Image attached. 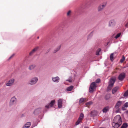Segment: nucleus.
<instances>
[{
	"instance_id": "f257e3e1",
	"label": "nucleus",
	"mask_w": 128,
	"mask_h": 128,
	"mask_svg": "<svg viewBox=\"0 0 128 128\" xmlns=\"http://www.w3.org/2000/svg\"><path fill=\"white\" fill-rule=\"evenodd\" d=\"M122 123V121L120 116L119 115H118L114 118L112 126L114 128H117L120 126Z\"/></svg>"
},
{
	"instance_id": "f03ea898",
	"label": "nucleus",
	"mask_w": 128,
	"mask_h": 128,
	"mask_svg": "<svg viewBox=\"0 0 128 128\" xmlns=\"http://www.w3.org/2000/svg\"><path fill=\"white\" fill-rule=\"evenodd\" d=\"M116 80V78L115 77H112L110 79L109 82V85L107 88V90H109L111 89L112 88Z\"/></svg>"
},
{
	"instance_id": "7ed1b4c3",
	"label": "nucleus",
	"mask_w": 128,
	"mask_h": 128,
	"mask_svg": "<svg viewBox=\"0 0 128 128\" xmlns=\"http://www.w3.org/2000/svg\"><path fill=\"white\" fill-rule=\"evenodd\" d=\"M107 3L106 2H104L100 4L98 6L97 10L98 12L102 11L106 7Z\"/></svg>"
},
{
	"instance_id": "20e7f679",
	"label": "nucleus",
	"mask_w": 128,
	"mask_h": 128,
	"mask_svg": "<svg viewBox=\"0 0 128 128\" xmlns=\"http://www.w3.org/2000/svg\"><path fill=\"white\" fill-rule=\"evenodd\" d=\"M96 84L95 82H92L91 84L89 89V92H93L94 90L96 88Z\"/></svg>"
},
{
	"instance_id": "39448f33",
	"label": "nucleus",
	"mask_w": 128,
	"mask_h": 128,
	"mask_svg": "<svg viewBox=\"0 0 128 128\" xmlns=\"http://www.w3.org/2000/svg\"><path fill=\"white\" fill-rule=\"evenodd\" d=\"M84 117V114L82 113H81L80 116L78 120L76 123V125H77L78 124L82 122V121Z\"/></svg>"
},
{
	"instance_id": "423d86ee",
	"label": "nucleus",
	"mask_w": 128,
	"mask_h": 128,
	"mask_svg": "<svg viewBox=\"0 0 128 128\" xmlns=\"http://www.w3.org/2000/svg\"><path fill=\"white\" fill-rule=\"evenodd\" d=\"M38 78L37 77H34L31 79L30 81L29 82L28 84L31 85H34L38 81Z\"/></svg>"
},
{
	"instance_id": "0eeeda50",
	"label": "nucleus",
	"mask_w": 128,
	"mask_h": 128,
	"mask_svg": "<svg viewBox=\"0 0 128 128\" xmlns=\"http://www.w3.org/2000/svg\"><path fill=\"white\" fill-rule=\"evenodd\" d=\"M15 80L14 78H12L9 80L6 84V85L8 86H12Z\"/></svg>"
},
{
	"instance_id": "6e6552de",
	"label": "nucleus",
	"mask_w": 128,
	"mask_h": 128,
	"mask_svg": "<svg viewBox=\"0 0 128 128\" xmlns=\"http://www.w3.org/2000/svg\"><path fill=\"white\" fill-rule=\"evenodd\" d=\"M125 74L124 72H122L119 74L118 79L122 81L125 78Z\"/></svg>"
},
{
	"instance_id": "1a4fd4ad",
	"label": "nucleus",
	"mask_w": 128,
	"mask_h": 128,
	"mask_svg": "<svg viewBox=\"0 0 128 128\" xmlns=\"http://www.w3.org/2000/svg\"><path fill=\"white\" fill-rule=\"evenodd\" d=\"M17 99L14 96H13L11 99L10 102V105H12L16 102Z\"/></svg>"
},
{
	"instance_id": "9d476101",
	"label": "nucleus",
	"mask_w": 128,
	"mask_h": 128,
	"mask_svg": "<svg viewBox=\"0 0 128 128\" xmlns=\"http://www.w3.org/2000/svg\"><path fill=\"white\" fill-rule=\"evenodd\" d=\"M55 102V100H52L50 103L46 105L45 107L47 108H48L50 107H52L53 105L54 104Z\"/></svg>"
},
{
	"instance_id": "9b49d317",
	"label": "nucleus",
	"mask_w": 128,
	"mask_h": 128,
	"mask_svg": "<svg viewBox=\"0 0 128 128\" xmlns=\"http://www.w3.org/2000/svg\"><path fill=\"white\" fill-rule=\"evenodd\" d=\"M52 80L54 82L58 83L60 81V78L58 76L56 77H52Z\"/></svg>"
},
{
	"instance_id": "f8f14e48",
	"label": "nucleus",
	"mask_w": 128,
	"mask_h": 128,
	"mask_svg": "<svg viewBox=\"0 0 128 128\" xmlns=\"http://www.w3.org/2000/svg\"><path fill=\"white\" fill-rule=\"evenodd\" d=\"M38 48V47H36L34 48L32 51H31L29 53V55L31 56L32 55L34 52H35Z\"/></svg>"
},
{
	"instance_id": "ddd939ff",
	"label": "nucleus",
	"mask_w": 128,
	"mask_h": 128,
	"mask_svg": "<svg viewBox=\"0 0 128 128\" xmlns=\"http://www.w3.org/2000/svg\"><path fill=\"white\" fill-rule=\"evenodd\" d=\"M62 100L60 99L58 101V105L59 108H61L62 107Z\"/></svg>"
},
{
	"instance_id": "4468645a",
	"label": "nucleus",
	"mask_w": 128,
	"mask_h": 128,
	"mask_svg": "<svg viewBox=\"0 0 128 128\" xmlns=\"http://www.w3.org/2000/svg\"><path fill=\"white\" fill-rule=\"evenodd\" d=\"M122 103V102L121 101H118L115 106V108L116 109H119V108L121 106Z\"/></svg>"
},
{
	"instance_id": "2eb2a0df",
	"label": "nucleus",
	"mask_w": 128,
	"mask_h": 128,
	"mask_svg": "<svg viewBox=\"0 0 128 128\" xmlns=\"http://www.w3.org/2000/svg\"><path fill=\"white\" fill-rule=\"evenodd\" d=\"M31 125L30 122H28L22 128H29Z\"/></svg>"
},
{
	"instance_id": "dca6fc26",
	"label": "nucleus",
	"mask_w": 128,
	"mask_h": 128,
	"mask_svg": "<svg viewBox=\"0 0 128 128\" xmlns=\"http://www.w3.org/2000/svg\"><path fill=\"white\" fill-rule=\"evenodd\" d=\"M36 66L35 64H31L28 67V69L30 70H31L34 69Z\"/></svg>"
},
{
	"instance_id": "f3484780",
	"label": "nucleus",
	"mask_w": 128,
	"mask_h": 128,
	"mask_svg": "<svg viewBox=\"0 0 128 128\" xmlns=\"http://www.w3.org/2000/svg\"><path fill=\"white\" fill-rule=\"evenodd\" d=\"M109 106H106L104 107L102 110V111L104 112H106L108 111L109 109Z\"/></svg>"
},
{
	"instance_id": "a211bd4d",
	"label": "nucleus",
	"mask_w": 128,
	"mask_h": 128,
	"mask_svg": "<svg viewBox=\"0 0 128 128\" xmlns=\"http://www.w3.org/2000/svg\"><path fill=\"white\" fill-rule=\"evenodd\" d=\"M86 101V98H81L79 100V103L80 104L84 103V102Z\"/></svg>"
},
{
	"instance_id": "6ab92c4d",
	"label": "nucleus",
	"mask_w": 128,
	"mask_h": 128,
	"mask_svg": "<svg viewBox=\"0 0 128 128\" xmlns=\"http://www.w3.org/2000/svg\"><path fill=\"white\" fill-rule=\"evenodd\" d=\"M115 24V22L114 20H111L109 22V25L110 26H112L114 25Z\"/></svg>"
},
{
	"instance_id": "aec40b11",
	"label": "nucleus",
	"mask_w": 128,
	"mask_h": 128,
	"mask_svg": "<svg viewBox=\"0 0 128 128\" xmlns=\"http://www.w3.org/2000/svg\"><path fill=\"white\" fill-rule=\"evenodd\" d=\"M61 46V45H60L58 46L57 48L54 50V52L55 53L58 51L60 49Z\"/></svg>"
},
{
	"instance_id": "412c9836",
	"label": "nucleus",
	"mask_w": 128,
	"mask_h": 128,
	"mask_svg": "<svg viewBox=\"0 0 128 128\" xmlns=\"http://www.w3.org/2000/svg\"><path fill=\"white\" fill-rule=\"evenodd\" d=\"M118 87H116L114 88L112 90V93L113 94H114L116 93L118 90Z\"/></svg>"
},
{
	"instance_id": "4be33fe9",
	"label": "nucleus",
	"mask_w": 128,
	"mask_h": 128,
	"mask_svg": "<svg viewBox=\"0 0 128 128\" xmlns=\"http://www.w3.org/2000/svg\"><path fill=\"white\" fill-rule=\"evenodd\" d=\"M74 88V86H70L69 87H68L66 88V90L67 91H71Z\"/></svg>"
},
{
	"instance_id": "5701e85b",
	"label": "nucleus",
	"mask_w": 128,
	"mask_h": 128,
	"mask_svg": "<svg viewBox=\"0 0 128 128\" xmlns=\"http://www.w3.org/2000/svg\"><path fill=\"white\" fill-rule=\"evenodd\" d=\"M128 126L127 124L126 123H124L122 124L120 128H126Z\"/></svg>"
},
{
	"instance_id": "b1692460",
	"label": "nucleus",
	"mask_w": 128,
	"mask_h": 128,
	"mask_svg": "<svg viewBox=\"0 0 128 128\" xmlns=\"http://www.w3.org/2000/svg\"><path fill=\"white\" fill-rule=\"evenodd\" d=\"M128 126L127 124L126 123H124L122 124L120 128H126Z\"/></svg>"
},
{
	"instance_id": "393cba45",
	"label": "nucleus",
	"mask_w": 128,
	"mask_h": 128,
	"mask_svg": "<svg viewBox=\"0 0 128 128\" xmlns=\"http://www.w3.org/2000/svg\"><path fill=\"white\" fill-rule=\"evenodd\" d=\"M128 126L127 124L126 123H124L122 124L120 128H126Z\"/></svg>"
},
{
	"instance_id": "a878e982",
	"label": "nucleus",
	"mask_w": 128,
	"mask_h": 128,
	"mask_svg": "<svg viewBox=\"0 0 128 128\" xmlns=\"http://www.w3.org/2000/svg\"><path fill=\"white\" fill-rule=\"evenodd\" d=\"M101 51V49L99 48L96 51V55L97 56L99 55V52Z\"/></svg>"
},
{
	"instance_id": "bb28decb",
	"label": "nucleus",
	"mask_w": 128,
	"mask_h": 128,
	"mask_svg": "<svg viewBox=\"0 0 128 128\" xmlns=\"http://www.w3.org/2000/svg\"><path fill=\"white\" fill-rule=\"evenodd\" d=\"M114 54L113 53H112L111 54L110 56V60L112 61L114 59L113 57Z\"/></svg>"
},
{
	"instance_id": "cd10ccee",
	"label": "nucleus",
	"mask_w": 128,
	"mask_h": 128,
	"mask_svg": "<svg viewBox=\"0 0 128 128\" xmlns=\"http://www.w3.org/2000/svg\"><path fill=\"white\" fill-rule=\"evenodd\" d=\"M121 34V33H119L117 34L116 36H115V38L116 39L118 38L120 36Z\"/></svg>"
},
{
	"instance_id": "c85d7f7f",
	"label": "nucleus",
	"mask_w": 128,
	"mask_h": 128,
	"mask_svg": "<svg viewBox=\"0 0 128 128\" xmlns=\"http://www.w3.org/2000/svg\"><path fill=\"white\" fill-rule=\"evenodd\" d=\"M110 98V96L109 95H107L105 97V99L106 100H108Z\"/></svg>"
},
{
	"instance_id": "c756f323",
	"label": "nucleus",
	"mask_w": 128,
	"mask_h": 128,
	"mask_svg": "<svg viewBox=\"0 0 128 128\" xmlns=\"http://www.w3.org/2000/svg\"><path fill=\"white\" fill-rule=\"evenodd\" d=\"M125 59V58L124 56H123L122 58L120 60V62L121 63H122Z\"/></svg>"
},
{
	"instance_id": "7c9ffc66",
	"label": "nucleus",
	"mask_w": 128,
	"mask_h": 128,
	"mask_svg": "<svg viewBox=\"0 0 128 128\" xmlns=\"http://www.w3.org/2000/svg\"><path fill=\"white\" fill-rule=\"evenodd\" d=\"M72 77H70L69 78V79L68 80H66V81H68L69 82H71L72 81Z\"/></svg>"
},
{
	"instance_id": "2f4dec72",
	"label": "nucleus",
	"mask_w": 128,
	"mask_h": 128,
	"mask_svg": "<svg viewBox=\"0 0 128 128\" xmlns=\"http://www.w3.org/2000/svg\"><path fill=\"white\" fill-rule=\"evenodd\" d=\"M100 80L98 78L97 79L96 81L95 82H95V84H96V83H99L100 82Z\"/></svg>"
},
{
	"instance_id": "473e14b6",
	"label": "nucleus",
	"mask_w": 128,
	"mask_h": 128,
	"mask_svg": "<svg viewBox=\"0 0 128 128\" xmlns=\"http://www.w3.org/2000/svg\"><path fill=\"white\" fill-rule=\"evenodd\" d=\"M92 102H87L86 104V106H89L91 104H92Z\"/></svg>"
},
{
	"instance_id": "72a5a7b5",
	"label": "nucleus",
	"mask_w": 128,
	"mask_h": 128,
	"mask_svg": "<svg viewBox=\"0 0 128 128\" xmlns=\"http://www.w3.org/2000/svg\"><path fill=\"white\" fill-rule=\"evenodd\" d=\"M124 96H128V90L125 92L124 95Z\"/></svg>"
},
{
	"instance_id": "f704fd0d",
	"label": "nucleus",
	"mask_w": 128,
	"mask_h": 128,
	"mask_svg": "<svg viewBox=\"0 0 128 128\" xmlns=\"http://www.w3.org/2000/svg\"><path fill=\"white\" fill-rule=\"evenodd\" d=\"M124 106L127 108L128 107V102H126L125 103L124 105Z\"/></svg>"
},
{
	"instance_id": "c9c22d12",
	"label": "nucleus",
	"mask_w": 128,
	"mask_h": 128,
	"mask_svg": "<svg viewBox=\"0 0 128 128\" xmlns=\"http://www.w3.org/2000/svg\"><path fill=\"white\" fill-rule=\"evenodd\" d=\"M71 11L70 10L67 13V15L68 16H69L70 15Z\"/></svg>"
},
{
	"instance_id": "e433bc0d",
	"label": "nucleus",
	"mask_w": 128,
	"mask_h": 128,
	"mask_svg": "<svg viewBox=\"0 0 128 128\" xmlns=\"http://www.w3.org/2000/svg\"><path fill=\"white\" fill-rule=\"evenodd\" d=\"M125 26L126 27L128 28V22L125 25Z\"/></svg>"
},
{
	"instance_id": "4c0bfd02",
	"label": "nucleus",
	"mask_w": 128,
	"mask_h": 128,
	"mask_svg": "<svg viewBox=\"0 0 128 128\" xmlns=\"http://www.w3.org/2000/svg\"><path fill=\"white\" fill-rule=\"evenodd\" d=\"M13 56H10V57L9 58V59L13 57Z\"/></svg>"
},
{
	"instance_id": "58836bf2",
	"label": "nucleus",
	"mask_w": 128,
	"mask_h": 128,
	"mask_svg": "<svg viewBox=\"0 0 128 128\" xmlns=\"http://www.w3.org/2000/svg\"><path fill=\"white\" fill-rule=\"evenodd\" d=\"M124 107H122V109L123 110H124Z\"/></svg>"
},
{
	"instance_id": "ea45409f",
	"label": "nucleus",
	"mask_w": 128,
	"mask_h": 128,
	"mask_svg": "<svg viewBox=\"0 0 128 128\" xmlns=\"http://www.w3.org/2000/svg\"><path fill=\"white\" fill-rule=\"evenodd\" d=\"M93 112V111H92L91 112V114H92Z\"/></svg>"
},
{
	"instance_id": "a19ab883",
	"label": "nucleus",
	"mask_w": 128,
	"mask_h": 128,
	"mask_svg": "<svg viewBox=\"0 0 128 128\" xmlns=\"http://www.w3.org/2000/svg\"><path fill=\"white\" fill-rule=\"evenodd\" d=\"M87 128V127H85V128Z\"/></svg>"
},
{
	"instance_id": "79ce46f5",
	"label": "nucleus",
	"mask_w": 128,
	"mask_h": 128,
	"mask_svg": "<svg viewBox=\"0 0 128 128\" xmlns=\"http://www.w3.org/2000/svg\"><path fill=\"white\" fill-rule=\"evenodd\" d=\"M38 38H39V37H38Z\"/></svg>"
},
{
	"instance_id": "37998d69",
	"label": "nucleus",
	"mask_w": 128,
	"mask_h": 128,
	"mask_svg": "<svg viewBox=\"0 0 128 128\" xmlns=\"http://www.w3.org/2000/svg\"><path fill=\"white\" fill-rule=\"evenodd\" d=\"M108 42L107 44H108Z\"/></svg>"
}]
</instances>
